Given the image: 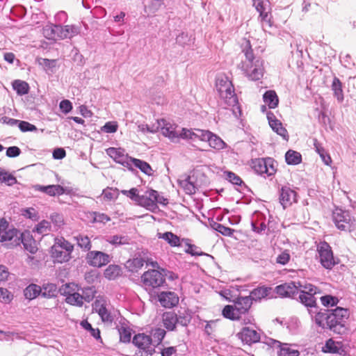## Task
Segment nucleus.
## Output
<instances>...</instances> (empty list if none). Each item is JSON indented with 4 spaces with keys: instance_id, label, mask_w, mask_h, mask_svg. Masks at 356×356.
<instances>
[{
    "instance_id": "13",
    "label": "nucleus",
    "mask_w": 356,
    "mask_h": 356,
    "mask_svg": "<svg viewBox=\"0 0 356 356\" xmlns=\"http://www.w3.org/2000/svg\"><path fill=\"white\" fill-rule=\"evenodd\" d=\"M106 154L116 163L124 167H130V156L124 154V149L122 148L109 147L106 149Z\"/></svg>"
},
{
    "instance_id": "61",
    "label": "nucleus",
    "mask_w": 356,
    "mask_h": 356,
    "mask_svg": "<svg viewBox=\"0 0 356 356\" xmlns=\"http://www.w3.org/2000/svg\"><path fill=\"white\" fill-rule=\"evenodd\" d=\"M77 245L84 250H90L91 248V243L87 236L79 235L76 237Z\"/></svg>"
},
{
    "instance_id": "58",
    "label": "nucleus",
    "mask_w": 356,
    "mask_h": 356,
    "mask_svg": "<svg viewBox=\"0 0 356 356\" xmlns=\"http://www.w3.org/2000/svg\"><path fill=\"white\" fill-rule=\"evenodd\" d=\"M145 8L152 13L158 11L164 5V2L161 1V0H145Z\"/></svg>"
},
{
    "instance_id": "14",
    "label": "nucleus",
    "mask_w": 356,
    "mask_h": 356,
    "mask_svg": "<svg viewBox=\"0 0 356 356\" xmlns=\"http://www.w3.org/2000/svg\"><path fill=\"white\" fill-rule=\"evenodd\" d=\"M297 193L290 187L282 186L280 191V202L284 209L291 206L293 202H297Z\"/></svg>"
},
{
    "instance_id": "62",
    "label": "nucleus",
    "mask_w": 356,
    "mask_h": 356,
    "mask_svg": "<svg viewBox=\"0 0 356 356\" xmlns=\"http://www.w3.org/2000/svg\"><path fill=\"white\" fill-rule=\"evenodd\" d=\"M265 163H266V176L270 177L276 172V163L273 159L268 157L265 158Z\"/></svg>"
},
{
    "instance_id": "31",
    "label": "nucleus",
    "mask_w": 356,
    "mask_h": 356,
    "mask_svg": "<svg viewBox=\"0 0 356 356\" xmlns=\"http://www.w3.org/2000/svg\"><path fill=\"white\" fill-rule=\"evenodd\" d=\"M264 102L270 109L275 108L279 104V98L274 90H267L263 95Z\"/></svg>"
},
{
    "instance_id": "51",
    "label": "nucleus",
    "mask_w": 356,
    "mask_h": 356,
    "mask_svg": "<svg viewBox=\"0 0 356 356\" xmlns=\"http://www.w3.org/2000/svg\"><path fill=\"white\" fill-rule=\"evenodd\" d=\"M120 194V191L118 188H113L107 187L106 189H104L102 195L103 197L106 201L115 200L118 198Z\"/></svg>"
},
{
    "instance_id": "23",
    "label": "nucleus",
    "mask_w": 356,
    "mask_h": 356,
    "mask_svg": "<svg viewBox=\"0 0 356 356\" xmlns=\"http://www.w3.org/2000/svg\"><path fill=\"white\" fill-rule=\"evenodd\" d=\"M35 188L37 191L44 193L50 196L60 195L65 193V188L60 185H35Z\"/></svg>"
},
{
    "instance_id": "10",
    "label": "nucleus",
    "mask_w": 356,
    "mask_h": 356,
    "mask_svg": "<svg viewBox=\"0 0 356 356\" xmlns=\"http://www.w3.org/2000/svg\"><path fill=\"white\" fill-rule=\"evenodd\" d=\"M86 259L90 266L101 268L110 262L111 257L105 252L93 250L87 253Z\"/></svg>"
},
{
    "instance_id": "41",
    "label": "nucleus",
    "mask_w": 356,
    "mask_h": 356,
    "mask_svg": "<svg viewBox=\"0 0 356 356\" xmlns=\"http://www.w3.org/2000/svg\"><path fill=\"white\" fill-rule=\"evenodd\" d=\"M252 168L259 175H266V163L265 158H259L252 160Z\"/></svg>"
},
{
    "instance_id": "6",
    "label": "nucleus",
    "mask_w": 356,
    "mask_h": 356,
    "mask_svg": "<svg viewBox=\"0 0 356 356\" xmlns=\"http://www.w3.org/2000/svg\"><path fill=\"white\" fill-rule=\"evenodd\" d=\"M132 343L138 348L134 356H152L155 353L154 347L152 346V337L145 333L135 334L132 339Z\"/></svg>"
},
{
    "instance_id": "37",
    "label": "nucleus",
    "mask_w": 356,
    "mask_h": 356,
    "mask_svg": "<svg viewBox=\"0 0 356 356\" xmlns=\"http://www.w3.org/2000/svg\"><path fill=\"white\" fill-rule=\"evenodd\" d=\"M261 26L265 32L271 33V31L275 28L274 22L271 20L272 15L270 11L265 13L264 15H260Z\"/></svg>"
},
{
    "instance_id": "19",
    "label": "nucleus",
    "mask_w": 356,
    "mask_h": 356,
    "mask_svg": "<svg viewBox=\"0 0 356 356\" xmlns=\"http://www.w3.org/2000/svg\"><path fill=\"white\" fill-rule=\"evenodd\" d=\"M59 289L60 294L66 296V302L72 305L76 306H82L83 305V297L81 294L77 292H74L72 293H70L68 290L70 289V284H66L63 286V287Z\"/></svg>"
},
{
    "instance_id": "50",
    "label": "nucleus",
    "mask_w": 356,
    "mask_h": 356,
    "mask_svg": "<svg viewBox=\"0 0 356 356\" xmlns=\"http://www.w3.org/2000/svg\"><path fill=\"white\" fill-rule=\"evenodd\" d=\"M253 6L260 15H264L265 13L270 11V4L268 0H252Z\"/></svg>"
},
{
    "instance_id": "26",
    "label": "nucleus",
    "mask_w": 356,
    "mask_h": 356,
    "mask_svg": "<svg viewBox=\"0 0 356 356\" xmlns=\"http://www.w3.org/2000/svg\"><path fill=\"white\" fill-rule=\"evenodd\" d=\"M157 237L162 238L166 241L171 247H179L181 245L180 238L171 232H165L164 233H158Z\"/></svg>"
},
{
    "instance_id": "18",
    "label": "nucleus",
    "mask_w": 356,
    "mask_h": 356,
    "mask_svg": "<svg viewBox=\"0 0 356 356\" xmlns=\"http://www.w3.org/2000/svg\"><path fill=\"white\" fill-rule=\"evenodd\" d=\"M249 296L253 301L261 300L262 298H276V296L273 294V288L270 286H258L251 291Z\"/></svg>"
},
{
    "instance_id": "53",
    "label": "nucleus",
    "mask_w": 356,
    "mask_h": 356,
    "mask_svg": "<svg viewBox=\"0 0 356 356\" xmlns=\"http://www.w3.org/2000/svg\"><path fill=\"white\" fill-rule=\"evenodd\" d=\"M33 231L38 234H46L51 231V224L49 221L42 220L35 225Z\"/></svg>"
},
{
    "instance_id": "7",
    "label": "nucleus",
    "mask_w": 356,
    "mask_h": 356,
    "mask_svg": "<svg viewBox=\"0 0 356 356\" xmlns=\"http://www.w3.org/2000/svg\"><path fill=\"white\" fill-rule=\"evenodd\" d=\"M319 255V261L322 266L327 270H331L339 263V259L335 258L330 244L325 241L321 242L317 246Z\"/></svg>"
},
{
    "instance_id": "25",
    "label": "nucleus",
    "mask_w": 356,
    "mask_h": 356,
    "mask_svg": "<svg viewBox=\"0 0 356 356\" xmlns=\"http://www.w3.org/2000/svg\"><path fill=\"white\" fill-rule=\"evenodd\" d=\"M62 25L49 24L43 28V35L49 40L60 39V35L62 34Z\"/></svg>"
},
{
    "instance_id": "34",
    "label": "nucleus",
    "mask_w": 356,
    "mask_h": 356,
    "mask_svg": "<svg viewBox=\"0 0 356 356\" xmlns=\"http://www.w3.org/2000/svg\"><path fill=\"white\" fill-rule=\"evenodd\" d=\"M222 315L225 318L236 321L241 318L242 314L239 313V311H237L234 305H227L222 309Z\"/></svg>"
},
{
    "instance_id": "40",
    "label": "nucleus",
    "mask_w": 356,
    "mask_h": 356,
    "mask_svg": "<svg viewBox=\"0 0 356 356\" xmlns=\"http://www.w3.org/2000/svg\"><path fill=\"white\" fill-rule=\"evenodd\" d=\"M12 85L13 88L18 95L22 96L28 94L29 92V85L24 81L17 79L13 82Z\"/></svg>"
},
{
    "instance_id": "4",
    "label": "nucleus",
    "mask_w": 356,
    "mask_h": 356,
    "mask_svg": "<svg viewBox=\"0 0 356 356\" xmlns=\"http://www.w3.org/2000/svg\"><path fill=\"white\" fill-rule=\"evenodd\" d=\"M166 276L165 269L148 270L142 275L141 282L146 290L165 287L168 286L165 282Z\"/></svg>"
},
{
    "instance_id": "15",
    "label": "nucleus",
    "mask_w": 356,
    "mask_h": 356,
    "mask_svg": "<svg viewBox=\"0 0 356 356\" xmlns=\"http://www.w3.org/2000/svg\"><path fill=\"white\" fill-rule=\"evenodd\" d=\"M158 300L162 307L171 309L178 305L179 298L173 291H162L158 294Z\"/></svg>"
},
{
    "instance_id": "36",
    "label": "nucleus",
    "mask_w": 356,
    "mask_h": 356,
    "mask_svg": "<svg viewBox=\"0 0 356 356\" xmlns=\"http://www.w3.org/2000/svg\"><path fill=\"white\" fill-rule=\"evenodd\" d=\"M120 335V341L123 343H129L131 341V330L124 324L116 327Z\"/></svg>"
},
{
    "instance_id": "5",
    "label": "nucleus",
    "mask_w": 356,
    "mask_h": 356,
    "mask_svg": "<svg viewBox=\"0 0 356 356\" xmlns=\"http://www.w3.org/2000/svg\"><path fill=\"white\" fill-rule=\"evenodd\" d=\"M191 321V317L184 313L176 314L173 311L165 312L162 315V322L164 327L169 332H174L177 325L187 327Z\"/></svg>"
},
{
    "instance_id": "42",
    "label": "nucleus",
    "mask_w": 356,
    "mask_h": 356,
    "mask_svg": "<svg viewBox=\"0 0 356 356\" xmlns=\"http://www.w3.org/2000/svg\"><path fill=\"white\" fill-rule=\"evenodd\" d=\"M277 356H299L298 350L292 349L291 344L282 343L277 350Z\"/></svg>"
},
{
    "instance_id": "30",
    "label": "nucleus",
    "mask_w": 356,
    "mask_h": 356,
    "mask_svg": "<svg viewBox=\"0 0 356 356\" xmlns=\"http://www.w3.org/2000/svg\"><path fill=\"white\" fill-rule=\"evenodd\" d=\"M122 274V268L119 265L110 264L104 270V277L108 280H115Z\"/></svg>"
},
{
    "instance_id": "59",
    "label": "nucleus",
    "mask_w": 356,
    "mask_h": 356,
    "mask_svg": "<svg viewBox=\"0 0 356 356\" xmlns=\"http://www.w3.org/2000/svg\"><path fill=\"white\" fill-rule=\"evenodd\" d=\"M96 291L94 286L84 287L82 289L83 300L87 302H90L95 296Z\"/></svg>"
},
{
    "instance_id": "47",
    "label": "nucleus",
    "mask_w": 356,
    "mask_h": 356,
    "mask_svg": "<svg viewBox=\"0 0 356 356\" xmlns=\"http://www.w3.org/2000/svg\"><path fill=\"white\" fill-rule=\"evenodd\" d=\"M225 175L226 177L225 179L233 185L248 188V186L245 184L241 178L234 172L232 171H225Z\"/></svg>"
},
{
    "instance_id": "54",
    "label": "nucleus",
    "mask_w": 356,
    "mask_h": 356,
    "mask_svg": "<svg viewBox=\"0 0 356 356\" xmlns=\"http://www.w3.org/2000/svg\"><path fill=\"white\" fill-rule=\"evenodd\" d=\"M243 52H244V54L246 58V63L245 64H253L255 62V60L257 58H255L253 53V50L250 45V42L249 40H247L245 42V46L243 49Z\"/></svg>"
},
{
    "instance_id": "29",
    "label": "nucleus",
    "mask_w": 356,
    "mask_h": 356,
    "mask_svg": "<svg viewBox=\"0 0 356 356\" xmlns=\"http://www.w3.org/2000/svg\"><path fill=\"white\" fill-rule=\"evenodd\" d=\"M42 289L40 286L35 284H30L24 290V296L26 299L32 300L39 296H41Z\"/></svg>"
},
{
    "instance_id": "33",
    "label": "nucleus",
    "mask_w": 356,
    "mask_h": 356,
    "mask_svg": "<svg viewBox=\"0 0 356 356\" xmlns=\"http://www.w3.org/2000/svg\"><path fill=\"white\" fill-rule=\"evenodd\" d=\"M209 222L211 229L219 232L223 236H231L234 232V229L225 227L223 225L215 221L213 218L209 219Z\"/></svg>"
},
{
    "instance_id": "17",
    "label": "nucleus",
    "mask_w": 356,
    "mask_h": 356,
    "mask_svg": "<svg viewBox=\"0 0 356 356\" xmlns=\"http://www.w3.org/2000/svg\"><path fill=\"white\" fill-rule=\"evenodd\" d=\"M237 337L242 342L248 345L259 342L260 340L259 333L248 327H243L241 332L237 334Z\"/></svg>"
},
{
    "instance_id": "49",
    "label": "nucleus",
    "mask_w": 356,
    "mask_h": 356,
    "mask_svg": "<svg viewBox=\"0 0 356 356\" xmlns=\"http://www.w3.org/2000/svg\"><path fill=\"white\" fill-rule=\"evenodd\" d=\"M0 182L5 183L6 185L12 186L15 184L17 181L14 175L0 168Z\"/></svg>"
},
{
    "instance_id": "21",
    "label": "nucleus",
    "mask_w": 356,
    "mask_h": 356,
    "mask_svg": "<svg viewBox=\"0 0 356 356\" xmlns=\"http://www.w3.org/2000/svg\"><path fill=\"white\" fill-rule=\"evenodd\" d=\"M322 351L327 353L339 354L341 356L346 355L341 342H336L332 339H329L325 341L324 346L322 347Z\"/></svg>"
},
{
    "instance_id": "55",
    "label": "nucleus",
    "mask_w": 356,
    "mask_h": 356,
    "mask_svg": "<svg viewBox=\"0 0 356 356\" xmlns=\"http://www.w3.org/2000/svg\"><path fill=\"white\" fill-rule=\"evenodd\" d=\"M270 128L275 131L277 135L280 136L284 140H289V134L288 131L284 128L280 121L277 122L276 125H270Z\"/></svg>"
},
{
    "instance_id": "28",
    "label": "nucleus",
    "mask_w": 356,
    "mask_h": 356,
    "mask_svg": "<svg viewBox=\"0 0 356 356\" xmlns=\"http://www.w3.org/2000/svg\"><path fill=\"white\" fill-rule=\"evenodd\" d=\"M130 163L131 165H134L136 168H138L142 172L148 176L152 175L154 173V170H152L151 165L145 161L132 157L130 158Z\"/></svg>"
},
{
    "instance_id": "16",
    "label": "nucleus",
    "mask_w": 356,
    "mask_h": 356,
    "mask_svg": "<svg viewBox=\"0 0 356 356\" xmlns=\"http://www.w3.org/2000/svg\"><path fill=\"white\" fill-rule=\"evenodd\" d=\"M17 229L9 227V223L5 218L0 219V242L12 241L17 237Z\"/></svg>"
},
{
    "instance_id": "12",
    "label": "nucleus",
    "mask_w": 356,
    "mask_h": 356,
    "mask_svg": "<svg viewBox=\"0 0 356 356\" xmlns=\"http://www.w3.org/2000/svg\"><path fill=\"white\" fill-rule=\"evenodd\" d=\"M157 124L164 136L168 137L172 142L178 140V131L176 130L177 125L171 124L165 119L157 120Z\"/></svg>"
},
{
    "instance_id": "64",
    "label": "nucleus",
    "mask_w": 356,
    "mask_h": 356,
    "mask_svg": "<svg viewBox=\"0 0 356 356\" xmlns=\"http://www.w3.org/2000/svg\"><path fill=\"white\" fill-rule=\"evenodd\" d=\"M13 298V295L5 288L0 287V301L3 303H9Z\"/></svg>"
},
{
    "instance_id": "20",
    "label": "nucleus",
    "mask_w": 356,
    "mask_h": 356,
    "mask_svg": "<svg viewBox=\"0 0 356 356\" xmlns=\"http://www.w3.org/2000/svg\"><path fill=\"white\" fill-rule=\"evenodd\" d=\"M17 234H19V232ZM16 238H17L18 240H21V243L23 244L26 251L31 254H35L37 252L38 248L36 246V241L29 232L20 233L19 236L18 237V236H17Z\"/></svg>"
},
{
    "instance_id": "46",
    "label": "nucleus",
    "mask_w": 356,
    "mask_h": 356,
    "mask_svg": "<svg viewBox=\"0 0 356 356\" xmlns=\"http://www.w3.org/2000/svg\"><path fill=\"white\" fill-rule=\"evenodd\" d=\"M179 185L184 188L186 193L194 194L196 192V187L193 181H191V177L188 175L184 179L179 181Z\"/></svg>"
},
{
    "instance_id": "8",
    "label": "nucleus",
    "mask_w": 356,
    "mask_h": 356,
    "mask_svg": "<svg viewBox=\"0 0 356 356\" xmlns=\"http://www.w3.org/2000/svg\"><path fill=\"white\" fill-rule=\"evenodd\" d=\"M336 227L343 231H351L355 227V219L352 218L348 211L336 209L332 214Z\"/></svg>"
},
{
    "instance_id": "63",
    "label": "nucleus",
    "mask_w": 356,
    "mask_h": 356,
    "mask_svg": "<svg viewBox=\"0 0 356 356\" xmlns=\"http://www.w3.org/2000/svg\"><path fill=\"white\" fill-rule=\"evenodd\" d=\"M18 127L22 132H32L35 131L38 129L34 124L24 120H19Z\"/></svg>"
},
{
    "instance_id": "45",
    "label": "nucleus",
    "mask_w": 356,
    "mask_h": 356,
    "mask_svg": "<svg viewBox=\"0 0 356 356\" xmlns=\"http://www.w3.org/2000/svg\"><path fill=\"white\" fill-rule=\"evenodd\" d=\"M209 145L211 147L220 150L226 147V143L217 135L211 132V136L208 140Z\"/></svg>"
},
{
    "instance_id": "35",
    "label": "nucleus",
    "mask_w": 356,
    "mask_h": 356,
    "mask_svg": "<svg viewBox=\"0 0 356 356\" xmlns=\"http://www.w3.org/2000/svg\"><path fill=\"white\" fill-rule=\"evenodd\" d=\"M60 31V39L72 38L80 33V28L76 25L62 26Z\"/></svg>"
},
{
    "instance_id": "9",
    "label": "nucleus",
    "mask_w": 356,
    "mask_h": 356,
    "mask_svg": "<svg viewBox=\"0 0 356 356\" xmlns=\"http://www.w3.org/2000/svg\"><path fill=\"white\" fill-rule=\"evenodd\" d=\"M295 282H285L277 285L273 289V294L276 293L281 298H296L298 293L299 286Z\"/></svg>"
},
{
    "instance_id": "32",
    "label": "nucleus",
    "mask_w": 356,
    "mask_h": 356,
    "mask_svg": "<svg viewBox=\"0 0 356 356\" xmlns=\"http://www.w3.org/2000/svg\"><path fill=\"white\" fill-rule=\"evenodd\" d=\"M42 289L41 296L46 298H52L57 296L58 288L56 284L53 283H44L40 286Z\"/></svg>"
},
{
    "instance_id": "2",
    "label": "nucleus",
    "mask_w": 356,
    "mask_h": 356,
    "mask_svg": "<svg viewBox=\"0 0 356 356\" xmlns=\"http://www.w3.org/2000/svg\"><path fill=\"white\" fill-rule=\"evenodd\" d=\"M216 88L220 97L229 106L236 107L241 113L238 102L232 81L225 74H219L216 79Z\"/></svg>"
},
{
    "instance_id": "11",
    "label": "nucleus",
    "mask_w": 356,
    "mask_h": 356,
    "mask_svg": "<svg viewBox=\"0 0 356 356\" xmlns=\"http://www.w3.org/2000/svg\"><path fill=\"white\" fill-rule=\"evenodd\" d=\"M243 69L250 80L258 81L264 74L263 60L258 58L253 64H244Z\"/></svg>"
},
{
    "instance_id": "3",
    "label": "nucleus",
    "mask_w": 356,
    "mask_h": 356,
    "mask_svg": "<svg viewBox=\"0 0 356 356\" xmlns=\"http://www.w3.org/2000/svg\"><path fill=\"white\" fill-rule=\"evenodd\" d=\"M73 250V245L65 238H55L51 248V256L58 263L67 262L71 259Z\"/></svg>"
},
{
    "instance_id": "48",
    "label": "nucleus",
    "mask_w": 356,
    "mask_h": 356,
    "mask_svg": "<svg viewBox=\"0 0 356 356\" xmlns=\"http://www.w3.org/2000/svg\"><path fill=\"white\" fill-rule=\"evenodd\" d=\"M107 241L113 245H121L130 244L131 238L128 236L113 235L111 236Z\"/></svg>"
},
{
    "instance_id": "22",
    "label": "nucleus",
    "mask_w": 356,
    "mask_h": 356,
    "mask_svg": "<svg viewBox=\"0 0 356 356\" xmlns=\"http://www.w3.org/2000/svg\"><path fill=\"white\" fill-rule=\"evenodd\" d=\"M134 202L138 205L143 207L152 212H154L158 209V206L154 202L152 197L149 194H147V191L145 195H140L138 194Z\"/></svg>"
},
{
    "instance_id": "1",
    "label": "nucleus",
    "mask_w": 356,
    "mask_h": 356,
    "mask_svg": "<svg viewBox=\"0 0 356 356\" xmlns=\"http://www.w3.org/2000/svg\"><path fill=\"white\" fill-rule=\"evenodd\" d=\"M296 300L307 308L313 323L318 327L329 330L337 334H346L348 332L347 320L350 316L348 309L335 307L334 309H322L318 306L315 296L308 294L298 289Z\"/></svg>"
},
{
    "instance_id": "43",
    "label": "nucleus",
    "mask_w": 356,
    "mask_h": 356,
    "mask_svg": "<svg viewBox=\"0 0 356 356\" xmlns=\"http://www.w3.org/2000/svg\"><path fill=\"white\" fill-rule=\"evenodd\" d=\"M332 90H333L334 95L335 97H337L338 102H343V94L342 90V83L341 81L336 76L333 79L332 81Z\"/></svg>"
},
{
    "instance_id": "44",
    "label": "nucleus",
    "mask_w": 356,
    "mask_h": 356,
    "mask_svg": "<svg viewBox=\"0 0 356 356\" xmlns=\"http://www.w3.org/2000/svg\"><path fill=\"white\" fill-rule=\"evenodd\" d=\"M320 300L321 304L326 307L325 309H329V307H337L338 303L339 302V300L337 296L326 294L320 298Z\"/></svg>"
},
{
    "instance_id": "27",
    "label": "nucleus",
    "mask_w": 356,
    "mask_h": 356,
    "mask_svg": "<svg viewBox=\"0 0 356 356\" xmlns=\"http://www.w3.org/2000/svg\"><path fill=\"white\" fill-rule=\"evenodd\" d=\"M145 262V259L140 257H136L127 260L125 264V268L129 272L137 273L144 266Z\"/></svg>"
},
{
    "instance_id": "39",
    "label": "nucleus",
    "mask_w": 356,
    "mask_h": 356,
    "mask_svg": "<svg viewBox=\"0 0 356 356\" xmlns=\"http://www.w3.org/2000/svg\"><path fill=\"white\" fill-rule=\"evenodd\" d=\"M285 161L288 165H298L302 162V155L296 151L289 149L285 154Z\"/></svg>"
},
{
    "instance_id": "56",
    "label": "nucleus",
    "mask_w": 356,
    "mask_h": 356,
    "mask_svg": "<svg viewBox=\"0 0 356 356\" xmlns=\"http://www.w3.org/2000/svg\"><path fill=\"white\" fill-rule=\"evenodd\" d=\"M147 194H149L154 200V202L156 204L157 203L166 206L168 204V200L163 196H160L159 192L154 189H149L147 191Z\"/></svg>"
},
{
    "instance_id": "57",
    "label": "nucleus",
    "mask_w": 356,
    "mask_h": 356,
    "mask_svg": "<svg viewBox=\"0 0 356 356\" xmlns=\"http://www.w3.org/2000/svg\"><path fill=\"white\" fill-rule=\"evenodd\" d=\"M166 335V331L161 327H155L152 329L151 337H153L155 341H157V345L160 344Z\"/></svg>"
},
{
    "instance_id": "38",
    "label": "nucleus",
    "mask_w": 356,
    "mask_h": 356,
    "mask_svg": "<svg viewBox=\"0 0 356 356\" xmlns=\"http://www.w3.org/2000/svg\"><path fill=\"white\" fill-rule=\"evenodd\" d=\"M313 140L316 152L319 154L323 162L325 165H329L332 163V159L330 156L327 153L322 145L318 143L317 139L314 138Z\"/></svg>"
},
{
    "instance_id": "24",
    "label": "nucleus",
    "mask_w": 356,
    "mask_h": 356,
    "mask_svg": "<svg viewBox=\"0 0 356 356\" xmlns=\"http://www.w3.org/2000/svg\"><path fill=\"white\" fill-rule=\"evenodd\" d=\"M234 306L241 314H245L250 309L252 305V300L249 296H238L234 300Z\"/></svg>"
},
{
    "instance_id": "60",
    "label": "nucleus",
    "mask_w": 356,
    "mask_h": 356,
    "mask_svg": "<svg viewBox=\"0 0 356 356\" xmlns=\"http://www.w3.org/2000/svg\"><path fill=\"white\" fill-rule=\"evenodd\" d=\"M97 312L103 322H113V316L111 314V313L108 312L107 308L104 305H102L100 306Z\"/></svg>"
},
{
    "instance_id": "52",
    "label": "nucleus",
    "mask_w": 356,
    "mask_h": 356,
    "mask_svg": "<svg viewBox=\"0 0 356 356\" xmlns=\"http://www.w3.org/2000/svg\"><path fill=\"white\" fill-rule=\"evenodd\" d=\"M81 325L83 329L88 331L92 337L95 339H101V332L99 328H93L92 325L87 321L83 320L81 323Z\"/></svg>"
}]
</instances>
